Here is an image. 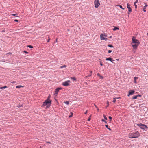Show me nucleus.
Returning a JSON list of instances; mask_svg holds the SVG:
<instances>
[{"instance_id": "bf43d9fd", "label": "nucleus", "mask_w": 148, "mask_h": 148, "mask_svg": "<svg viewBox=\"0 0 148 148\" xmlns=\"http://www.w3.org/2000/svg\"><path fill=\"white\" fill-rule=\"evenodd\" d=\"M147 35H148V33H147Z\"/></svg>"}, {"instance_id": "603ef678", "label": "nucleus", "mask_w": 148, "mask_h": 148, "mask_svg": "<svg viewBox=\"0 0 148 148\" xmlns=\"http://www.w3.org/2000/svg\"><path fill=\"white\" fill-rule=\"evenodd\" d=\"M97 108V110L98 111H99V109H98V108Z\"/></svg>"}, {"instance_id": "680f3d73", "label": "nucleus", "mask_w": 148, "mask_h": 148, "mask_svg": "<svg viewBox=\"0 0 148 148\" xmlns=\"http://www.w3.org/2000/svg\"><path fill=\"white\" fill-rule=\"evenodd\" d=\"M28 148L27 147V148Z\"/></svg>"}, {"instance_id": "9d476101", "label": "nucleus", "mask_w": 148, "mask_h": 148, "mask_svg": "<svg viewBox=\"0 0 148 148\" xmlns=\"http://www.w3.org/2000/svg\"><path fill=\"white\" fill-rule=\"evenodd\" d=\"M139 45L134 44L132 45L133 49L136 50Z\"/></svg>"}, {"instance_id": "7ed1b4c3", "label": "nucleus", "mask_w": 148, "mask_h": 148, "mask_svg": "<svg viewBox=\"0 0 148 148\" xmlns=\"http://www.w3.org/2000/svg\"><path fill=\"white\" fill-rule=\"evenodd\" d=\"M138 125L142 130H145L148 128L147 126L144 124H142L141 123H139L138 124Z\"/></svg>"}, {"instance_id": "4be33fe9", "label": "nucleus", "mask_w": 148, "mask_h": 148, "mask_svg": "<svg viewBox=\"0 0 148 148\" xmlns=\"http://www.w3.org/2000/svg\"><path fill=\"white\" fill-rule=\"evenodd\" d=\"M138 96V95L134 96L132 98L133 99H136L137 98V97Z\"/></svg>"}, {"instance_id": "f704fd0d", "label": "nucleus", "mask_w": 148, "mask_h": 148, "mask_svg": "<svg viewBox=\"0 0 148 148\" xmlns=\"http://www.w3.org/2000/svg\"><path fill=\"white\" fill-rule=\"evenodd\" d=\"M112 50H109L108 51V53H111L112 52Z\"/></svg>"}, {"instance_id": "79ce46f5", "label": "nucleus", "mask_w": 148, "mask_h": 148, "mask_svg": "<svg viewBox=\"0 0 148 148\" xmlns=\"http://www.w3.org/2000/svg\"><path fill=\"white\" fill-rule=\"evenodd\" d=\"M97 75L99 76V77H100L101 75L99 73H98L97 74Z\"/></svg>"}, {"instance_id": "3c124183", "label": "nucleus", "mask_w": 148, "mask_h": 148, "mask_svg": "<svg viewBox=\"0 0 148 148\" xmlns=\"http://www.w3.org/2000/svg\"><path fill=\"white\" fill-rule=\"evenodd\" d=\"M143 3L145 5H147L145 3Z\"/></svg>"}, {"instance_id": "f8f14e48", "label": "nucleus", "mask_w": 148, "mask_h": 148, "mask_svg": "<svg viewBox=\"0 0 148 148\" xmlns=\"http://www.w3.org/2000/svg\"><path fill=\"white\" fill-rule=\"evenodd\" d=\"M61 88H58L56 89V90L55 91V93L56 94H57L59 90L60 89H61Z\"/></svg>"}, {"instance_id": "1a4fd4ad", "label": "nucleus", "mask_w": 148, "mask_h": 148, "mask_svg": "<svg viewBox=\"0 0 148 148\" xmlns=\"http://www.w3.org/2000/svg\"><path fill=\"white\" fill-rule=\"evenodd\" d=\"M106 61L109 60L111 61L112 62L113 61H114V60H112V58L110 57L108 58H106Z\"/></svg>"}, {"instance_id": "c03bdc74", "label": "nucleus", "mask_w": 148, "mask_h": 148, "mask_svg": "<svg viewBox=\"0 0 148 148\" xmlns=\"http://www.w3.org/2000/svg\"><path fill=\"white\" fill-rule=\"evenodd\" d=\"M100 65L101 66L103 65V64H102V63L101 62H100Z\"/></svg>"}, {"instance_id": "58836bf2", "label": "nucleus", "mask_w": 148, "mask_h": 148, "mask_svg": "<svg viewBox=\"0 0 148 148\" xmlns=\"http://www.w3.org/2000/svg\"><path fill=\"white\" fill-rule=\"evenodd\" d=\"M134 5L135 6V8L136 9L137 8V5H136L135 4H134Z\"/></svg>"}, {"instance_id": "a878e982", "label": "nucleus", "mask_w": 148, "mask_h": 148, "mask_svg": "<svg viewBox=\"0 0 148 148\" xmlns=\"http://www.w3.org/2000/svg\"><path fill=\"white\" fill-rule=\"evenodd\" d=\"M103 116L104 118V119H105L106 120H107V118L106 116H105V115H103Z\"/></svg>"}, {"instance_id": "f3484780", "label": "nucleus", "mask_w": 148, "mask_h": 148, "mask_svg": "<svg viewBox=\"0 0 148 148\" xmlns=\"http://www.w3.org/2000/svg\"><path fill=\"white\" fill-rule=\"evenodd\" d=\"M106 127L109 130H111V129L110 128L108 127V125H105Z\"/></svg>"}, {"instance_id": "39448f33", "label": "nucleus", "mask_w": 148, "mask_h": 148, "mask_svg": "<svg viewBox=\"0 0 148 148\" xmlns=\"http://www.w3.org/2000/svg\"><path fill=\"white\" fill-rule=\"evenodd\" d=\"M107 37V36L105 35V34H102L100 35L101 40H105L106 41L107 40V39L106 38Z\"/></svg>"}, {"instance_id": "ea45409f", "label": "nucleus", "mask_w": 148, "mask_h": 148, "mask_svg": "<svg viewBox=\"0 0 148 148\" xmlns=\"http://www.w3.org/2000/svg\"><path fill=\"white\" fill-rule=\"evenodd\" d=\"M120 98L119 97H115V98H115V99H119V98Z\"/></svg>"}, {"instance_id": "c85d7f7f", "label": "nucleus", "mask_w": 148, "mask_h": 148, "mask_svg": "<svg viewBox=\"0 0 148 148\" xmlns=\"http://www.w3.org/2000/svg\"><path fill=\"white\" fill-rule=\"evenodd\" d=\"M28 47H29L30 48H33V47L31 45H29L28 46Z\"/></svg>"}, {"instance_id": "8fccbe9b", "label": "nucleus", "mask_w": 148, "mask_h": 148, "mask_svg": "<svg viewBox=\"0 0 148 148\" xmlns=\"http://www.w3.org/2000/svg\"><path fill=\"white\" fill-rule=\"evenodd\" d=\"M47 143H49V144H51V143L50 142H47Z\"/></svg>"}, {"instance_id": "7c9ffc66", "label": "nucleus", "mask_w": 148, "mask_h": 148, "mask_svg": "<svg viewBox=\"0 0 148 148\" xmlns=\"http://www.w3.org/2000/svg\"><path fill=\"white\" fill-rule=\"evenodd\" d=\"M107 107H108L109 105V103L108 101H107Z\"/></svg>"}, {"instance_id": "473e14b6", "label": "nucleus", "mask_w": 148, "mask_h": 148, "mask_svg": "<svg viewBox=\"0 0 148 148\" xmlns=\"http://www.w3.org/2000/svg\"><path fill=\"white\" fill-rule=\"evenodd\" d=\"M102 121H103L104 122L106 123H107V122L105 121L104 120V119H102Z\"/></svg>"}, {"instance_id": "4d7b16f0", "label": "nucleus", "mask_w": 148, "mask_h": 148, "mask_svg": "<svg viewBox=\"0 0 148 148\" xmlns=\"http://www.w3.org/2000/svg\"><path fill=\"white\" fill-rule=\"evenodd\" d=\"M128 14H129V15L130 14V13H128Z\"/></svg>"}, {"instance_id": "c9c22d12", "label": "nucleus", "mask_w": 148, "mask_h": 148, "mask_svg": "<svg viewBox=\"0 0 148 148\" xmlns=\"http://www.w3.org/2000/svg\"><path fill=\"white\" fill-rule=\"evenodd\" d=\"M99 77H100V78L101 79H103V77L101 75Z\"/></svg>"}, {"instance_id": "864d4df0", "label": "nucleus", "mask_w": 148, "mask_h": 148, "mask_svg": "<svg viewBox=\"0 0 148 148\" xmlns=\"http://www.w3.org/2000/svg\"><path fill=\"white\" fill-rule=\"evenodd\" d=\"M12 15L13 16H15V15H16V14H12Z\"/></svg>"}, {"instance_id": "6ab92c4d", "label": "nucleus", "mask_w": 148, "mask_h": 148, "mask_svg": "<svg viewBox=\"0 0 148 148\" xmlns=\"http://www.w3.org/2000/svg\"><path fill=\"white\" fill-rule=\"evenodd\" d=\"M64 103L68 105L69 104V101H64Z\"/></svg>"}, {"instance_id": "ddd939ff", "label": "nucleus", "mask_w": 148, "mask_h": 148, "mask_svg": "<svg viewBox=\"0 0 148 148\" xmlns=\"http://www.w3.org/2000/svg\"><path fill=\"white\" fill-rule=\"evenodd\" d=\"M148 6L147 5H145L143 7V11L145 12H146L145 9L146 8V7Z\"/></svg>"}, {"instance_id": "6e6d98bb", "label": "nucleus", "mask_w": 148, "mask_h": 148, "mask_svg": "<svg viewBox=\"0 0 148 148\" xmlns=\"http://www.w3.org/2000/svg\"><path fill=\"white\" fill-rule=\"evenodd\" d=\"M119 59H116V60H119Z\"/></svg>"}, {"instance_id": "4c0bfd02", "label": "nucleus", "mask_w": 148, "mask_h": 148, "mask_svg": "<svg viewBox=\"0 0 148 148\" xmlns=\"http://www.w3.org/2000/svg\"><path fill=\"white\" fill-rule=\"evenodd\" d=\"M24 52L25 53H27H27H28L26 51H24Z\"/></svg>"}, {"instance_id": "423d86ee", "label": "nucleus", "mask_w": 148, "mask_h": 148, "mask_svg": "<svg viewBox=\"0 0 148 148\" xmlns=\"http://www.w3.org/2000/svg\"><path fill=\"white\" fill-rule=\"evenodd\" d=\"M94 4L95 7L97 8L100 5V3L99 0H95Z\"/></svg>"}, {"instance_id": "a211bd4d", "label": "nucleus", "mask_w": 148, "mask_h": 148, "mask_svg": "<svg viewBox=\"0 0 148 148\" xmlns=\"http://www.w3.org/2000/svg\"><path fill=\"white\" fill-rule=\"evenodd\" d=\"M67 67V66L66 65H64L63 66H61L60 67V68H65V67Z\"/></svg>"}, {"instance_id": "6e6552de", "label": "nucleus", "mask_w": 148, "mask_h": 148, "mask_svg": "<svg viewBox=\"0 0 148 148\" xmlns=\"http://www.w3.org/2000/svg\"><path fill=\"white\" fill-rule=\"evenodd\" d=\"M135 91L134 90H130L129 92V94L127 96L129 97L130 95H132L134 93Z\"/></svg>"}, {"instance_id": "5701e85b", "label": "nucleus", "mask_w": 148, "mask_h": 148, "mask_svg": "<svg viewBox=\"0 0 148 148\" xmlns=\"http://www.w3.org/2000/svg\"><path fill=\"white\" fill-rule=\"evenodd\" d=\"M108 46L110 47H113V46L112 45H108Z\"/></svg>"}, {"instance_id": "5fc2aeb1", "label": "nucleus", "mask_w": 148, "mask_h": 148, "mask_svg": "<svg viewBox=\"0 0 148 148\" xmlns=\"http://www.w3.org/2000/svg\"><path fill=\"white\" fill-rule=\"evenodd\" d=\"M138 96H140V97L141 96V95H138Z\"/></svg>"}, {"instance_id": "20e7f679", "label": "nucleus", "mask_w": 148, "mask_h": 148, "mask_svg": "<svg viewBox=\"0 0 148 148\" xmlns=\"http://www.w3.org/2000/svg\"><path fill=\"white\" fill-rule=\"evenodd\" d=\"M132 43H135V44L139 45L140 42L139 40L137 39H135L134 37H133L132 39Z\"/></svg>"}, {"instance_id": "aec40b11", "label": "nucleus", "mask_w": 148, "mask_h": 148, "mask_svg": "<svg viewBox=\"0 0 148 148\" xmlns=\"http://www.w3.org/2000/svg\"><path fill=\"white\" fill-rule=\"evenodd\" d=\"M90 74L88 76H91V75L92 73V71H90Z\"/></svg>"}, {"instance_id": "cd10ccee", "label": "nucleus", "mask_w": 148, "mask_h": 148, "mask_svg": "<svg viewBox=\"0 0 148 148\" xmlns=\"http://www.w3.org/2000/svg\"><path fill=\"white\" fill-rule=\"evenodd\" d=\"M116 101V100L115 98H113V102L114 103H115Z\"/></svg>"}, {"instance_id": "052dcab7", "label": "nucleus", "mask_w": 148, "mask_h": 148, "mask_svg": "<svg viewBox=\"0 0 148 148\" xmlns=\"http://www.w3.org/2000/svg\"><path fill=\"white\" fill-rule=\"evenodd\" d=\"M1 130V129L0 128V130Z\"/></svg>"}, {"instance_id": "f03ea898", "label": "nucleus", "mask_w": 148, "mask_h": 148, "mask_svg": "<svg viewBox=\"0 0 148 148\" xmlns=\"http://www.w3.org/2000/svg\"><path fill=\"white\" fill-rule=\"evenodd\" d=\"M51 101L50 100H46L43 103L42 107H44L46 106V109L49 108L51 105Z\"/></svg>"}, {"instance_id": "a19ab883", "label": "nucleus", "mask_w": 148, "mask_h": 148, "mask_svg": "<svg viewBox=\"0 0 148 148\" xmlns=\"http://www.w3.org/2000/svg\"><path fill=\"white\" fill-rule=\"evenodd\" d=\"M138 0H136V1L134 2V4H136L137 3Z\"/></svg>"}, {"instance_id": "09e8293b", "label": "nucleus", "mask_w": 148, "mask_h": 148, "mask_svg": "<svg viewBox=\"0 0 148 148\" xmlns=\"http://www.w3.org/2000/svg\"><path fill=\"white\" fill-rule=\"evenodd\" d=\"M94 105L95 106V107L96 108H97V106L95 104H94Z\"/></svg>"}, {"instance_id": "f257e3e1", "label": "nucleus", "mask_w": 148, "mask_h": 148, "mask_svg": "<svg viewBox=\"0 0 148 148\" xmlns=\"http://www.w3.org/2000/svg\"><path fill=\"white\" fill-rule=\"evenodd\" d=\"M140 136L139 133L138 131L135 133H130L129 134V137L132 138H137Z\"/></svg>"}, {"instance_id": "49530a36", "label": "nucleus", "mask_w": 148, "mask_h": 148, "mask_svg": "<svg viewBox=\"0 0 148 148\" xmlns=\"http://www.w3.org/2000/svg\"><path fill=\"white\" fill-rule=\"evenodd\" d=\"M7 54H10V55H11L12 53H10V52H9V53H7Z\"/></svg>"}, {"instance_id": "de8ad7c7", "label": "nucleus", "mask_w": 148, "mask_h": 148, "mask_svg": "<svg viewBox=\"0 0 148 148\" xmlns=\"http://www.w3.org/2000/svg\"><path fill=\"white\" fill-rule=\"evenodd\" d=\"M87 111H88V110H86V112H85V114H86L87 113Z\"/></svg>"}, {"instance_id": "9b49d317", "label": "nucleus", "mask_w": 148, "mask_h": 148, "mask_svg": "<svg viewBox=\"0 0 148 148\" xmlns=\"http://www.w3.org/2000/svg\"><path fill=\"white\" fill-rule=\"evenodd\" d=\"M127 7L128 9L129 12L130 13L131 12H132V9L130 7V6L128 5V4L127 5Z\"/></svg>"}, {"instance_id": "412c9836", "label": "nucleus", "mask_w": 148, "mask_h": 148, "mask_svg": "<svg viewBox=\"0 0 148 148\" xmlns=\"http://www.w3.org/2000/svg\"><path fill=\"white\" fill-rule=\"evenodd\" d=\"M7 88V86H3V87H1L0 88V89H5L6 88Z\"/></svg>"}, {"instance_id": "b1692460", "label": "nucleus", "mask_w": 148, "mask_h": 148, "mask_svg": "<svg viewBox=\"0 0 148 148\" xmlns=\"http://www.w3.org/2000/svg\"><path fill=\"white\" fill-rule=\"evenodd\" d=\"M71 79H73L74 80H76V78H75V77H71Z\"/></svg>"}, {"instance_id": "bb28decb", "label": "nucleus", "mask_w": 148, "mask_h": 148, "mask_svg": "<svg viewBox=\"0 0 148 148\" xmlns=\"http://www.w3.org/2000/svg\"><path fill=\"white\" fill-rule=\"evenodd\" d=\"M118 6H119L120 8H121V9H123V10L124 9L122 8V6L121 5H119Z\"/></svg>"}, {"instance_id": "37998d69", "label": "nucleus", "mask_w": 148, "mask_h": 148, "mask_svg": "<svg viewBox=\"0 0 148 148\" xmlns=\"http://www.w3.org/2000/svg\"><path fill=\"white\" fill-rule=\"evenodd\" d=\"M12 83L14 84L16 83V81H13L11 82Z\"/></svg>"}, {"instance_id": "c756f323", "label": "nucleus", "mask_w": 148, "mask_h": 148, "mask_svg": "<svg viewBox=\"0 0 148 148\" xmlns=\"http://www.w3.org/2000/svg\"><path fill=\"white\" fill-rule=\"evenodd\" d=\"M51 97V96L50 95H49L48 97V98L47 100H50L49 99H50Z\"/></svg>"}, {"instance_id": "a18cd8bd", "label": "nucleus", "mask_w": 148, "mask_h": 148, "mask_svg": "<svg viewBox=\"0 0 148 148\" xmlns=\"http://www.w3.org/2000/svg\"><path fill=\"white\" fill-rule=\"evenodd\" d=\"M14 21L15 22H18V20H16V19H15L14 20Z\"/></svg>"}, {"instance_id": "72a5a7b5", "label": "nucleus", "mask_w": 148, "mask_h": 148, "mask_svg": "<svg viewBox=\"0 0 148 148\" xmlns=\"http://www.w3.org/2000/svg\"><path fill=\"white\" fill-rule=\"evenodd\" d=\"M109 118L110 119V121H111V119H112V117H111V116H109Z\"/></svg>"}, {"instance_id": "2f4dec72", "label": "nucleus", "mask_w": 148, "mask_h": 148, "mask_svg": "<svg viewBox=\"0 0 148 148\" xmlns=\"http://www.w3.org/2000/svg\"><path fill=\"white\" fill-rule=\"evenodd\" d=\"M91 115L89 117V118L88 119V121H90V119H91V118L90 117H91Z\"/></svg>"}, {"instance_id": "2eb2a0df", "label": "nucleus", "mask_w": 148, "mask_h": 148, "mask_svg": "<svg viewBox=\"0 0 148 148\" xmlns=\"http://www.w3.org/2000/svg\"><path fill=\"white\" fill-rule=\"evenodd\" d=\"M24 86L21 85H18L16 86V87L18 88H19L21 87H23Z\"/></svg>"}, {"instance_id": "dca6fc26", "label": "nucleus", "mask_w": 148, "mask_h": 148, "mask_svg": "<svg viewBox=\"0 0 148 148\" xmlns=\"http://www.w3.org/2000/svg\"><path fill=\"white\" fill-rule=\"evenodd\" d=\"M119 28L117 27H114V28L113 29V30L114 31H115L116 30H119Z\"/></svg>"}, {"instance_id": "e433bc0d", "label": "nucleus", "mask_w": 148, "mask_h": 148, "mask_svg": "<svg viewBox=\"0 0 148 148\" xmlns=\"http://www.w3.org/2000/svg\"><path fill=\"white\" fill-rule=\"evenodd\" d=\"M50 40V38H49V39H48V40H47V42H49Z\"/></svg>"}, {"instance_id": "13d9d810", "label": "nucleus", "mask_w": 148, "mask_h": 148, "mask_svg": "<svg viewBox=\"0 0 148 148\" xmlns=\"http://www.w3.org/2000/svg\"><path fill=\"white\" fill-rule=\"evenodd\" d=\"M134 53H135V51H134Z\"/></svg>"}, {"instance_id": "0eeeda50", "label": "nucleus", "mask_w": 148, "mask_h": 148, "mask_svg": "<svg viewBox=\"0 0 148 148\" xmlns=\"http://www.w3.org/2000/svg\"><path fill=\"white\" fill-rule=\"evenodd\" d=\"M71 81L70 80H67L63 82L62 85L65 86H69L70 85Z\"/></svg>"}, {"instance_id": "4468645a", "label": "nucleus", "mask_w": 148, "mask_h": 148, "mask_svg": "<svg viewBox=\"0 0 148 148\" xmlns=\"http://www.w3.org/2000/svg\"><path fill=\"white\" fill-rule=\"evenodd\" d=\"M138 77H134V83H136V80L137 79H138Z\"/></svg>"}, {"instance_id": "393cba45", "label": "nucleus", "mask_w": 148, "mask_h": 148, "mask_svg": "<svg viewBox=\"0 0 148 148\" xmlns=\"http://www.w3.org/2000/svg\"><path fill=\"white\" fill-rule=\"evenodd\" d=\"M73 113L72 112H71V115L69 116V117H71L73 116Z\"/></svg>"}]
</instances>
